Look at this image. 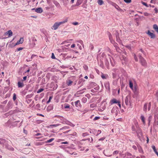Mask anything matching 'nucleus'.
I'll return each mask as SVG.
<instances>
[{
  "mask_svg": "<svg viewBox=\"0 0 158 158\" xmlns=\"http://www.w3.org/2000/svg\"><path fill=\"white\" fill-rule=\"evenodd\" d=\"M139 61L141 64L143 66H145L146 64V62L145 60L141 55L139 56Z\"/></svg>",
  "mask_w": 158,
  "mask_h": 158,
  "instance_id": "nucleus-3",
  "label": "nucleus"
},
{
  "mask_svg": "<svg viewBox=\"0 0 158 158\" xmlns=\"http://www.w3.org/2000/svg\"><path fill=\"white\" fill-rule=\"evenodd\" d=\"M105 64L106 66V68L108 69H109V61L107 60H106L105 62Z\"/></svg>",
  "mask_w": 158,
  "mask_h": 158,
  "instance_id": "nucleus-28",
  "label": "nucleus"
},
{
  "mask_svg": "<svg viewBox=\"0 0 158 158\" xmlns=\"http://www.w3.org/2000/svg\"><path fill=\"white\" fill-rule=\"evenodd\" d=\"M119 101H118L116 100V99L115 98H114L112 99L111 101V104H113L114 103H117Z\"/></svg>",
  "mask_w": 158,
  "mask_h": 158,
  "instance_id": "nucleus-19",
  "label": "nucleus"
},
{
  "mask_svg": "<svg viewBox=\"0 0 158 158\" xmlns=\"http://www.w3.org/2000/svg\"><path fill=\"white\" fill-rule=\"evenodd\" d=\"M112 72L116 73L118 75L119 74V70L118 69L114 68L112 69Z\"/></svg>",
  "mask_w": 158,
  "mask_h": 158,
  "instance_id": "nucleus-15",
  "label": "nucleus"
},
{
  "mask_svg": "<svg viewBox=\"0 0 158 158\" xmlns=\"http://www.w3.org/2000/svg\"><path fill=\"white\" fill-rule=\"evenodd\" d=\"M45 143V142H39L36 143V145H41L43 144H44Z\"/></svg>",
  "mask_w": 158,
  "mask_h": 158,
  "instance_id": "nucleus-35",
  "label": "nucleus"
},
{
  "mask_svg": "<svg viewBox=\"0 0 158 158\" xmlns=\"http://www.w3.org/2000/svg\"><path fill=\"white\" fill-rule=\"evenodd\" d=\"M153 28L155 31L157 32V33H158V27L157 25L156 24L153 25Z\"/></svg>",
  "mask_w": 158,
  "mask_h": 158,
  "instance_id": "nucleus-18",
  "label": "nucleus"
},
{
  "mask_svg": "<svg viewBox=\"0 0 158 158\" xmlns=\"http://www.w3.org/2000/svg\"><path fill=\"white\" fill-rule=\"evenodd\" d=\"M140 118L142 120L143 124H145V118L142 115L140 117Z\"/></svg>",
  "mask_w": 158,
  "mask_h": 158,
  "instance_id": "nucleus-25",
  "label": "nucleus"
},
{
  "mask_svg": "<svg viewBox=\"0 0 158 158\" xmlns=\"http://www.w3.org/2000/svg\"><path fill=\"white\" fill-rule=\"evenodd\" d=\"M69 126H65V127H62V128H60V130H65V129H69Z\"/></svg>",
  "mask_w": 158,
  "mask_h": 158,
  "instance_id": "nucleus-42",
  "label": "nucleus"
},
{
  "mask_svg": "<svg viewBox=\"0 0 158 158\" xmlns=\"http://www.w3.org/2000/svg\"><path fill=\"white\" fill-rule=\"evenodd\" d=\"M98 4L100 5H101L103 3V2L102 0H98Z\"/></svg>",
  "mask_w": 158,
  "mask_h": 158,
  "instance_id": "nucleus-33",
  "label": "nucleus"
},
{
  "mask_svg": "<svg viewBox=\"0 0 158 158\" xmlns=\"http://www.w3.org/2000/svg\"><path fill=\"white\" fill-rule=\"evenodd\" d=\"M134 57L135 60L136 61H138V60L137 57L136 56L135 54H134Z\"/></svg>",
  "mask_w": 158,
  "mask_h": 158,
  "instance_id": "nucleus-61",
  "label": "nucleus"
},
{
  "mask_svg": "<svg viewBox=\"0 0 158 158\" xmlns=\"http://www.w3.org/2000/svg\"><path fill=\"white\" fill-rule=\"evenodd\" d=\"M151 103L150 102L148 104V110L149 111L150 110L151 108Z\"/></svg>",
  "mask_w": 158,
  "mask_h": 158,
  "instance_id": "nucleus-53",
  "label": "nucleus"
},
{
  "mask_svg": "<svg viewBox=\"0 0 158 158\" xmlns=\"http://www.w3.org/2000/svg\"><path fill=\"white\" fill-rule=\"evenodd\" d=\"M32 100L31 99H28L27 100V102L28 103H30L31 101Z\"/></svg>",
  "mask_w": 158,
  "mask_h": 158,
  "instance_id": "nucleus-63",
  "label": "nucleus"
},
{
  "mask_svg": "<svg viewBox=\"0 0 158 158\" xmlns=\"http://www.w3.org/2000/svg\"><path fill=\"white\" fill-rule=\"evenodd\" d=\"M119 151L118 150L114 151L113 152V155L117 154L118 153Z\"/></svg>",
  "mask_w": 158,
  "mask_h": 158,
  "instance_id": "nucleus-54",
  "label": "nucleus"
},
{
  "mask_svg": "<svg viewBox=\"0 0 158 158\" xmlns=\"http://www.w3.org/2000/svg\"><path fill=\"white\" fill-rule=\"evenodd\" d=\"M121 32V31L120 30L119 32H118L117 31H114L113 35H114L116 37V41L119 43H120L121 42V40L120 39V33Z\"/></svg>",
  "mask_w": 158,
  "mask_h": 158,
  "instance_id": "nucleus-1",
  "label": "nucleus"
},
{
  "mask_svg": "<svg viewBox=\"0 0 158 158\" xmlns=\"http://www.w3.org/2000/svg\"><path fill=\"white\" fill-rule=\"evenodd\" d=\"M105 87L106 89H108L109 92H110V83L109 82H106L104 84Z\"/></svg>",
  "mask_w": 158,
  "mask_h": 158,
  "instance_id": "nucleus-7",
  "label": "nucleus"
},
{
  "mask_svg": "<svg viewBox=\"0 0 158 158\" xmlns=\"http://www.w3.org/2000/svg\"><path fill=\"white\" fill-rule=\"evenodd\" d=\"M27 76H25L23 77V80H22L21 81L23 82V81H25L27 79Z\"/></svg>",
  "mask_w": 158,
  "mask_h": 158,
  "instance_id": "nucleus-60",
  "label": "nucleus"
},
{
  "mask_svg": "<svg viewBox=\"0 0 158 158\" xmlns=\"http://www.w3.org/2000/svg\"><path fill=\"white\" fill-rule=\"evenodd\" d=\"M152 147L155 153H156L158 152L156 150V147L155 146L152 145Z\"/></svg>",
  "mask_w": 158,
  "mask_h": 158,
  "instance_id": "nucleus-38",
  "label": "nucleus"
},
{
  "mask_svg": "<svg viewBox=\"0 0 158 158\" xmlns=\"http://www.w3.org/2000/svg\"><path fill=\"white\" fill-rule=\"evenodd\" d=\"M100 118V117L98 116L95 117L93 119L94 121H95L96 120H98Z\"/></svg>",
  "mask_w": 158,
  "mask_h": 158,
  "instance_id": "nucleus-56",
  "label": "nucleus"
},
{
  "mask_svg": "<svg viewBox=\"0 0 158 158\" xmlns=\"http://www.w3.org/2000/svg\"><path fill=\"white\" fill-rule=\"evenodd\" d=\"M44 90V89L40 88L38 90V91H37V93H40L41 92H42Z\"/></svg>",
  "mask_w": 158,
  "mask_h": 158,
  "instance_id": "nucleus-41",
  "label": "nucleus"
},
{
  "mask_svg": "<svg viewBox=\"0 0 158 158\" xmlns=\"http://www.w3.org/2000/svg\"><path fill=\"white\" fill-rule=\"evenodd\" d=\"M73 82L70 80H67L66 81V84L68 86L71 85Z\"/></svg>",
  "mask_w": 158,
  "mask_h": 158,
  "instance_id": "nucleus-16",
  "label": "nucleus"
},
{
  "mask_svg": "<svg viewBox=\"0 0 158 158\" xmlns=\"http://www.w3.org/2000/svg\"><path fill=\"white\" fill-rule=\"evenodd\" d=\"M101 77L103 79H106L109 78V76L107 74H104L102 73L101 75Z\"/></svg>",
  "mask_w": 158,
  "mask_h": 158,
  "instance_id": "nucleus-10",
  "label": "nucleus"
},
{
  "mask_svg": "<svg viewBox=\"0 0 158 158\" xmlns=\"http://www.w3.org/2000/svg\"><path fill=\"white\" fill-rule=\"evenodd\" d=\"M53 109V106L52 105H50L48 106L47 108L48 110H51Z\"/></svg>",
  "mask_w": 158,
  "mask_h": 158,
  "instance_id": "nucleus-32",
  "label": "nucleus"
},
{
  "mask_svg": "<svg viewBox=\"0 0 158 158\" xmlns=\"http://www.w3.org/2000/svg\"><path fill=\"white\" fill-rule=\"evenodd\" d=\"M16 98V94L15 93L13 94V99L14 101H15Z\"/></svg>",
  "mask_w": 158,
  "mask_h": 158,
  "instance_id": "nucleus-49",
  "label": "nucleus"
},
{
  "mask_svg": "<svg viewBox=\"0 0 158 158\" xmlns=\"http://www.w3.org/2000/svg\"><path fill=\"white\" fill-rule=\"evenodd\" d=\"M4 35L5 36L8 35V37H9L12 35L13 33L11 30H9L8 31H7V32H6L4 33Z\"/></svg>",
  "mask_w": 158,
  "mask_h": 158,
  "instance_id": "nucleus-8",
  "label": "nucleus"
},
{
  "mask_svg": "<svg viewBox=\"0 0 158 158\" xmlns=\"http://www.w3.org/2000/svg\"><path fill=\"white\" fill-rule=\"evenodd\" d=\"M52 96H50L49 97V100L47 102V104H48V103H49L50 102L51 100V99H52Z\"/></svg>",
  "mask_w": 158,
  "mask_h": 158,
  "instance_id": "nucleus-47",
  "label": "nucleus"
},
{
  "mask_svg": "<svg viewBox=\"0 0 158 158\" xmlns=\"http://www.w3.org/2000/svg\"><path fill=\"white\" fill-rule=\"evenodd\" d=\"M113 45L114 46L115 48H117L118 47V44L117 43L115 42L114 41H112V42H111Z\"/></svg>",
  "mask_w": 158,
  "mask_h": 158,
  "instance_id": "nucleus-24",
  "label": "nucleus"
},
{
  "mask_svg": "<svg viewBox=\"0 0 158 158\" xmlns=\"http://www.w3.org/2000/svg\"><path fill=\"white\" fill-rule=\"evenodd\" d=\"M82 90H79L77 92L76 94L77 95L81 94L83 93V92L82 91Z\"/></svg>",
  "mask_w": 158,
  "mask_h": 158,
  "instance_id": "nucleus-40",
  "label": "nucleus"
},
{
  "mask_svg": "<svg viewBox=\"0 0 158 158\" xmlns=\"http://www.w3.org/2000/svg\"><path fill=\"white\" fill-rule=\"evenodd\" d=\"M136 127L137 128L136 132L137 133V135L138 136L139 135H141L142 133L141 132V129L140 128H139V126L138 124H135Z\"/></svg>",
  "mask_w": 158,
  "mask_h": 158,
  "instance_id": "nucleus-4",
  "label": "nucleus"
},
{
  "mask_svg": "<svg viewBox=\"0 0 158 158\" xmlns=\"http://www.w3.org/2000/svg\"><path fill=\"white\" fill-rule=\"evenodd\" d=\"M8 142L4 139H1L0 141V144L3 145H5Z\"/></svg>",
  "mask_w": 158,
  "mask_h": 158,
  "instance_id": "nucleus-13",
  "label": "nucleus"
},
{
  "mask_svg": "<svg viewBox=\"0 0 158 158\" xmlns=\"http://www.w3.org/2000/svg\"><path fill=\"white\" fill-rule=\"evenodd\" d=\"M12 104L10 102H9L7 104V106L8 109H10L12 108Z\"/></svg>",
  "mask_w": 158,
  "mask_h": 158,
  "instance_id": "nucleus-21",
  "label": "nucleus"
},
{
  "mask_svg": "<svg viewBox=\"0 0 158 158\" xmlns=\"http://www.w3.org/2000/svg\"><path fill=\"white\" fill-rule=\"evenodd\" d=\"M67 152L68 153H69L71 155L74 154V155H76L77 154L76 153H74V152H71L70 151H69V150L67 151Z\"/></svg>",
  "mask_w": 158,
  "mask_h": 158,
  "instance_id": "nucleus-45",
  "label": "nucleus"
},
{
  "mask_svg": "<svg viewBox=\"0 0 158 158\" xmlns=\"http://www.w3.org/2000/svg\"><path fill=\"white\" fill-rule=\"evenodd\" d=\"M89 135V134L88 133L85 132V133H82V136H84V137H85V136H86L87 135Z\"/></svg>",
  "mask_w": 158,
  "mask_h": 158,
  "instance_id": "nucleus-52",
  "label": "nucleus"
},
{
  "mask_svg": "<svg viewBox=\"0 0 158 158\" xmlns=\"http://www.w3.org/2000/svg\"><path fill=\"white\" fill-rule=\"evenodd\" d=\"M129 87L131 89H133V83L132 82V81L131 80H129Z\"/></svg>",
  "mask_w": 158,
  "mask_h": 158,
  "instance_id": "nucleus-22",
  "label": "nucleus"
},
{
  "mask_svg": "<svg viewBox=\"0 0 158 158\" xmlns=\"http://www.w3.org/2000/svg\"><path fill=\"white\" fill-rule=\"evenodd\" d=\"M59 125V124H53V125H51L49 126V127H56L58 126Z\"/></svg>",
  "mask_w": 158,
  "mask_h": 158,
  "instance_id": "nucleus-39",
  "label": "nucleus"
},
{
  "mask_svg": "<svg viewBox=\"0 0 158 158\" xmlns=\"http://www.w3.org/2000/svg\"><path fill=\"white\" fill-rule=\"evenodd\" d=\"M77 42L79 43H80V44H81V45L83 46L84 47V45L83 44V41L82 40H79L78 41H77Z\"/></svg>",
  "mask_w": 158,
  "mask_h": 158,
  "instance_id": "nucleus-46",
  "label": "nucleus"
},
{
  "mask_svg": "<svg viewBox=\"0 0 158 158\" xmlns=\"http://www.w3.org/2000/svg\"><path fill=\"white\" fill-rule=\"evenodd\" d=\"M110 61L111 65H112V66H115V63L114 62H113V63L112 61V60H111L110 57Z\"/></svg>",
  "mask_w": 158,
  "mask_h": 158,
  "instance_id": "nucleus-51",
  "label": "nucleus"
},
{
  "mask_svg": "<svg viewBox=\"0 0 158 158\" xmlns=\"http://www.w3.org/2000/svg\"><path fill=\"white\" fill-rule=\"evenodd\" d=\"M51 58L52 59H55L56 58L55 56V55H54L53 53H52V56H51Z\"/></svg>",
  "mask_w": 158,
  "mask_h": 158,
  "instance_id": "nucleus-59",
  "label": "nucleus"
},
{
  "mask_svg": "<svg viewBox=\"0 0 158 158\" xmlns=\"http://www.w3.org/2000/svg\"><path fill=\"white\" fill-rule=\"evenodd\" d=\"M19 122L20 121H16L13 122L12 123V126H13L14 127L17 126V125L16 123H19Z\"/></svg>",
  "mask_w": 158,
  "mask_h": 158,
  "instance_id": "nucleus-34",
  "label": "nucleus"
},
{
  "mask_svg": "<svg viewBox=\"0 0 158 158\" xmlns=\"http://www.w3.org/2000/svg\"><path fill=\"white\" fill-rule=\"evenodd\" d=\"M81 2H82L81 0H77L76 2V5L77 6H78L80 5L81 3Z\"/></svg>",
  "mask_w": 158,
  "mask_h": 158,
  "instance_id": "nucleus-29",
  "label": "nucleus"
},
{
  "mask_svg": "<svg viewBox=\"0 0 158 158\" xmlns=\"http://www.w3.org/2000/svg\"><path fill=\"white\" fill-rule=\"evenodd\" d=\"M54 140V138H51V139H50L48 140L47 141H46V142H45V143H51V142H52V141H53Z\"/></svg>",
  "mask_w": 158,
  "mask_h": 158,
  "instance_id": "nucleus-27",
  "label": "nucleus"
},
{
  "mask_svg": "<svg viewBox=\"0 0 158 158\" xmlns=\"http://www.w3.org/2000/svg\"><path fill=\"white\" fill-rule=\"evenodd\" d=\"M64 108L65 109H68V108H69V109H70V105L67 104H65V105L64 106Z\"/></svg>",
  "mask_w": 158,
  "mask_h": 158,
  "instance_id": "nucleus-30",
  "label": "nucleus"
},
{
  "mask_svg": "<svg viewBox=\"0 0 158 158\" xmlns=\"http://www.w3.org/2000/svg\"><path fill=\"white\" fill-rule=\"evenodd\" d=\"M124 1L127 3H130L131 2V0H124Z\"/></svg>",
  "mask_w": 158,
  "mask_h": 158,
  "instance_id": "nucleus-57",
  "label": "nucleus"
},
{
  "mask_svg": "<svg viewBox=\"0 0 158 158\" xmlns=\"http://www.w3.org/2000/svg\"><path fill=\"white\" fill-rule=\"evenodd\" d=\"M23 49V48H21V47L17 49V51H19L22 50V49Z\"/></svg>",
  "mask_w": 158,
  "mask_h": 158,
  "instance_id": "nucleus-64",
  "label": "nucleus"
},
{
  "mask_svg": "<svg viewBox=\"0 0 158 158\" xmlns=\"http://www.w3.org/2000/svg\"><path fill=\"white\" fill-rule=\"evenodd\" d=\"M11 124V122L9 120H8L6 123H5V125L7 127H9Z\"/></svg>",
  "mask_w": 158,
  "mask_h": 158,
  "instance_id": "nucleus-36",
  "label": "nucleus"
},
{
  "mask_svg": "<svg viewBox=\"0 0 158 158\" xmlns=\"http://www.w3.org/2000/svg\"><path fill=\"white\" fill-rule=\"evenodd\" d=\"M142 2V3L146 7H148L149 6H151V5H148L147 4V3H145V2Z\"/></svg>",
  "mask_w": 158,
  "mask_h": 158,
  "instance_id": "nucleus-37",
  "label": "nucleus"
},
{
  "mask_svg": "<svg viewBox=\"0 0 158 158\" xmlns=\"http://www.w3.org/2000/svg\"><path fill=\"white\" fill-rule=\"evenodd\" d=\"M67 22V20H65L59 22H56L53 25V26L52 27V29L55 30L57 29L59 26L62 24L64 23Z\"/></svg>",
  "mask_w": 158,
  "mask_h": 158,
  "instance_id": "nucleus-2",
  "label": "nucleus"
},
{
  "mask_svg": "<svg viewBox=\"0 0 158 158\" xmlns=\"http://www.w3.org/2000/svg\"><path fill=\"white\" fill-rule=\"evenodd\" d=\"M108 35L109 36V40L110 42H112V41H114V40H113V38H112V36L111 33H110L109 32H108Z\"/></svg>",
  "mask_w": 158,
  "mask_h": 158,
  "instance_id": "nucleus-14",
  "label": "nucleus"
},
{
  "mask_svg": "<svg viewBox=\"0 0 158 158\" xmlns=\"http://www.w3.org/2000/svg\"><path fill=\"white\" fill-rule=\"evenodd\" d=\"M18 86L19 88H22L24 86V84L23 83V82L21 81H19L18 82Z\"/></svg>",
  "mask_w": 158,
  "mask_h": 158,
  "instance_id": "nucleus-11",
  "label": "nucleus"
},
{
  "mask_svg": "<svg viewBox=\"0 0 158 158\" xmlns=\"http://www.w3.org/2000/svg\"><path fill=\"white\" fill-rule=\"evenodd\" d=\"M103 154H104V155L106 156H111V155H108V154H106L105 152V151L104 150L103 152Z\"/></svg>",
  "mask_w": 158,
  "mask_h": 158,
  "instance_id": "nucleus-50",
  "label": "nucleus"
},
{
  "mask_svg": "<svg viewBox=\"0 0 158 158\" xmlns=\"http://www.w3.org/2000/svg\"><path fill=\"white\" fill-rule=\"evenodd\" d=\"M35 11L37 13H41L42 12L43 10H35Z\"/></svg>",
  "mask_w": 158,
  "mask_h": 158,
  "instance_id": "nucleus-62",
  "label": "nucleus"
},
{
  "mask_svg": "<svg viewBox=\"0 0 158 158\" xmlns=\"http://www.w3.org/2000/svg\"><path fill=\"white\" fill-rule=\"evenodd\" d=\"M97 132L98 133L96 135L97 136H98L101 133L102 131L100 130H98L97 131Z\"/></svg>",
  "mask_w": 158,
  "mask_h": 158,
  "instance_id": "nucleus-58",
  "label": "nucleus"
},
{
  "mask_svg": "<svg viewBox=\"0 0 158 158\" xmlns=\"http://www.w3.org/2000/svg\"><path fill=\"white\" fill-rule=\"evenodd\" d=\"M115 48V50L117 52H120V51H121V50H120V49L118 46L117 47V48Z\"/></svg>",
  "mask_w": 158,
  "mask_h": 158,
  "instance_id": "nucleus-44",
  "label": "nucleus"
},
{
  "mask_svg": "<svg viewBox=\"0 0 158 158\" xmlns=\"http://www.w3.org/2000/svg\"><path fill=\"white\" fill-rule=\"evenodd\" d=\"M87 99L85 97H83L81 99L82 102L84 103H85L86 102Z\"/></svg>",
  "mask_w": 158,
  "mask_h": 158,
  "instance_id": "nucleus-31",
  "label": "nucleus"
},
{
  "mask_svg": "<svg viewBox=\"0 0 158 158\" xmlns=\"http://www.w3.org/2000/svg\"><path fill=\"white\" fill-rule=\"evenodd\" d=\"M89 130H90V133L93 134L94 135H95L97 133V131L95 129H91L90 128H89Z\"/></svg>",
  "mask_w": 158,
  "mask_h": 158,
  "instance_id": "nucleus-17",
  "label": "nucleus"
},
{
  "mask_svg": "<svg viewBox=\"0 0 158 158\" xmlns=\"http://www.w3.org/2000/svg\"><path fill=\"white\" fill-rule=\"evenodd\" d=\"M106 137H102L101 138H100L99 139H98V140L99 141H102L103 140H104L105 139Z\"/></svg>",
  "mask_w": 158,
  "mask_h": 158,
  "instance_id": "nucleus-55",
  "label": "nucleus"
},
{
  "mask_svg": "<svg viewBox=\"0 0 158 158\" xmlns=\"http://www.w3.org/2000/svg\"><path fill=\"white\" fill-rule=\"evenodd\" d=\"M158 0H151L150 2L151 3H155L158 1Z\"/></svg>",
  "mask_w": 158,
  "mask_h": 158,
  "instance_id": "nucleus-48",
  "label": "nucleus"
},
{
  "mask_svg": "<svg viewBox=\"0 0 158 158\" xmlns=\"http://www.w3.org/2000/svg\"><path fill=\"white\" fill-rule=\"evenodd\" d=\"M5 147L6 148L10 151H13L14 150V148L9 144L8 142L6 144Z\"/></svg>",
  "mask_w": 158,
  "mask_h": 158,
  "instance_id": "nucleus-6",
  "label": "nucleus"
},
{
  "mask_svg": "<svg viewBox=\"0 0 158 158\" xmlns=\"http://www.w3.org/2000/svg\"><path fill=\"white\" fill-rule=\"evenodd\" d=\"M75 106L78 109H81V104L80 101L78 100L74 102Z\"/></svg>",
  "mask_w": 158,
  "mask_h": 158,
  "instance_id": "nucleus-5",
  "label": "nucleus"
},
{
  "mask_svg": "<svg viewBox=\"0 0 158 158\" xmlns=\"http://www.w3.org/2000/svg\"><path fill=\"white\" fill-rule=\"evenodd\" d=\"M125 103L127 105H128L129 104V102L128 101V96H127L125 99Z\"/></svg>",
  "mask_w": 158,
  "mask_h": 158,
  "instance_id": "nucleus-20",
  "label": "nucleus"
},
{
  "mask_svg": "<svg viewBox=\"0 0 158 158\" xmlns=\"http://www.w3.org/2000/svg\"><path fill=\"white\" fill-rule=\"evenodd\" d=\"M112 73L113 78L114 79L115 78H116L118 74L116 73H113V72H112Z\"/></svg>",
  "mask_w": 158,
  "mask_h": 158,
  "instance_id": "nucleus-43",
  "label": "nucleus"
},
{
  "mask_svg": "<svg viewBox=\"0 0 158 158\" xmlns=\"http://www.w3.org/2000/svg\"><path fill=\"white\" fill-rule=\"evenodd\" d=\"M151 38H154L155 37V35L153 33L151 32L149 30H148L146 33Z\"/></svg>",
  "mask_w": 158,
  "mask_h": 158,
  "instance_id": "nucleus-9",
  "label": "nucleus"
},
{
  "mask_svg": "<svg viewBox=\"0 0 158 158\" xmlns=\"http://www.w3.org/2000/svg\"><path fill=\"white\" fill-rule=\"evenodd\" d=\"M33 95V94H28L26 96V99H29L32 97Z\"/></svg>",
  "mask_w": 158,
  "mask_h": 158,
  "instance_id": "nucleus-23",
  "label": "nucleus"
},
{
  "mask_svg": "<svg viewBox=\"0 0 158 158\" xmlns=\"http://www.w3.org/2000/svg\"><path fill=\"white\" fill-rule=\"evenodd\" d=\"M23 38H21L20 40L18 41L17 42L15 43V46L18 45L19 44H22L23 43Z\"/></svg>",
  "mask_w": 158,
  "mask_h": 158,
  "instance_id": "nucleus-12",
  "label": "nucleus"
},
{
  "mask_svg": "<svg viewBox=\"0 0 158 158\" xmlns=\"http://www.w3.org/2000/svg\"><path fill=\"white\" fill-rule=\"evenodd\" d=\"M147 106H148V104L147 103H145L144 106L143 110L145 112H146L147 110Z\"/></svg>",
  "mask_w": 158,
  "mask_h": 158,
  "instance_id": "nucleus-26",
  "label": "nucleus"
}]
</instances>
